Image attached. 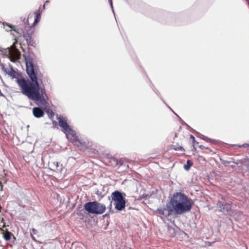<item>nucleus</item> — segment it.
<instances>
[{
    "mask_svg": "<svg viewBox=\"0 0 249 249\" xmlns=\"http://www.w3.org/2000/svg\"><path fill=\"white\" fill-rule=\"evenodd\" d=\"M0 66L5 73L12 79H16V82L24 95L38 105H45L47 104L48 98L45 89L40 87L38 80L39 75L35 71L32 59H26V72L31 81L26 79L21 74L17 72L11 65H9V68H5L4 64Z\"/></svg>",
    "mask_w": 249,
    "mask_h": 249,
    "instance_id": "obj_1",
    "label": "nucleus"
},
{
    "mask_svg": "<svg viewBox=\"0 0 249 249\" xmlns=\"http://www.w3.org/2000/svg\"><path fill=\"white\" fill-rule=\"evenodd\" d=\"M192 208V204L189 199L181 193H176L171 198L164 208H160L156 213L164 217L175 214H181L189 212Z\"/></svg>",
    "mask_w": 249,
    "mask_h": 249,
    "instance_id": "obj_2",
    "label": "nucleus"
},
{
    "mask_svg": "<svg viewBox=\"0 0 249 249\" xmlns=\"http://www.w3.org/2000/svg\"><path fill=\"white\" fill-rule=\"evenodd\" d=\"M24 23L25 24L24 30L21 28H16L15 26H14L10 23H4V25H6L10 27L13 31L17 33L19 36H21L22 35L24 38L27 42L28 46H31L33 47H35L36 46V41L34 40L33 37L34 34V30L31 26H29L26 25L25 18H24Z\"/></svg>",
    "mask_w": 249,
    "mask_h": 249,
    "instance_id": "obj_3",
    "label": "nucleus"
},
{
    "mask_svg": "<svg viewBox=\"0 0 249 249\" xmlns=\"http://www.w3.org/2000/svg\"><path fill=\"white\" fill-rule=\"evenodd\" d=\"M84 209L89 213L101 214L105 212L106 207L105 204L95 201L86 203Z\"/></svg>",
    "mask_w": 249,
    "mask_h": 249,
    "instance_id": "obj_4",
    "label": "nucleus"
},
{
    "mask_svg": "<svg viewBox=\"0 0 249 249\" xmlns=\"http://www.w3.org/2000/svg\"><path fill=\"white\" fill-rule=\"evenodd\" d=\"M112 200L114 201L115 208L121 211L125 208V200L123 194L119 191H115L111 195Z\"/></svg>",
    "mask_w": 249,
    "mask_h": 249,
    "instance_id": "obj_5",
    "label": "nucleus"
},
{
    "mask_svg": "<svg viewBox=\"0 0 249 249\" xmlns=\"http://www.w3.org/2000/svg\"><path fill=\"white\" fill-rule=\"evenodd\" d=\"M68 139L80 150H85L89 145V142L88 140L79 139L75 133L70 135Z\"/></svg>",
    "mask_w": 249,
    "mask_h": 249,
    "instance_id": "obj_6",
    "label": "nucleus"
},
{
    "mask_svg": "<svg viewBox=\"0 0 249 249\" xmlns=\"http://www.w3.org/2000/svg\"><path fill=\"white\" fill-rule=\"evenodd\" d=\"M59 125L62 128V131L66 134L68 139L70 135L73 134L74 132L70 128L68 124L66 121L60 119L59 120Z\"/></svg>",
    "mask_w": 249,
    "mask_h": 249,
    "instance_id": "obj_7",
    "label": "nucleus"
},
{
    "mask_svg": "<svg viewBox=\"0 0 249 249\" xmlns=\"http://www.w3.org/2000/svg\"><path fill=\"white\" fill-rule=\"evenodd\" d=\"M48 165L51 170L56 172H61L63 167L59 162L53 160L50 161Z\"/></svg>",
    "mask_w": 249,
    "mask_h": 249,
    "instance_id": "obj_8",
    "label": "nucleus"
},
{
    "mask_svg": "<svg viewBox=\"0 0 249 249\" xmlns=\"http://www.w3.org/2000/svg\"><path fill=\"white\" fill-rule=\"evenodd\" d=\"M20 52L17 49L12 50L9 52L8 57L10 59V61L13 62H16L20 58Z\"/></svg>",
    "mask_w": 249,
    "mask_h": 249,
    "instance_id": "obj_9",
    "label": "nucleus"
},
{
    "mask_svg": "<svg viewBox=\"0 0 249 249\" xmlns=\"http://www.w3.org/2000/svg\"><path fill=\"white\" fill-rule=\"evenodd\" d=\"M223 204L220 202H217L216 206L218 210L220 212H229L232 210V203L231 202H228L225 204V206L223 207Z\"/></svg>",
    "mask_w": 249,
    "mask_h": 249,
    "instance_id": "obj_10",
    "label": "nucleus"
},
{
    "mask_svg": "<svg viewBox=\"0 0 249 249\" xmlns=\"http://www.w3.org/2000/svg\"><path fill=\"white\" fill-rule=\"evenodd\" d=\"M105 162L109 166H116L119 164V161L115 158L106 157L104 159Z\"/></svg>",
    "mask_w": 249,
    "mask_h": 249,
    "instance_id": "obj_11",
    "label": "nucleus"
},
{
    "mask_svg": "<svg viewBox=\"0 0 249 249\" xmlns=\"http://www.w3.org/2000/svg\"><path fill=\"white\" fill-rule=\"evenodd\" d=\"M33 113L36 118H40L44 116V112L43 110L39 107H35L33 109Z\"/></svg>",
    "mask_w": 249,
    "mask_h": 249,
    "instance_id": "obj_12",
    "label": "nucleus"
},
{
    "mask_svg": "<svg viewBox=\"0 0 249 249\" xmlns=\"http://www.w3.org/2000/svg\"><path fill=\"white\" fill-rule=\"evenodd\" d=\"M35 15V21L34 22L33 25H35L36 23H37L40 20L41 15L39 10H36L34 13Z\"/></svg>",
    "mask_w": 249,
    "mask_h": 249,
    "instance_id": "obj_13",
    "label": "nucleus"
},
{
    "mask_svg": "<svg viewBox=\"0 0 249 249\" xmlns=\"http://www.w3.org/2000/svg\"><path fill=\"white\" fill-rule=\"evenodd\" d=\"M12 234L11 232L8 231L3 233V238L6 241H9L11 239Z\"/></svg>",
    "mask_w": 249,
    "mask_h": 249,
    "instance_id": "obj_14",
    "label": "nucleus"
},
{
    "mask_svg": "<svg viewBox=\"0 0 249 249\" xmlns=\"http://www.w3.org/2000/svg\"><path fill=\"white\" fill-rule=\"evenodd\" d=\"M193 165V162L191 160H187L186 164L184 165V168L186 170H189Z\"/></svg>",
    "mask_w": 249,
    "mask_h": 249,
    "instance_id": "obj_15",
    "label": "nucleus"
},
{
    "mask_svg": "<svg viewBox=\"0 0 249 249\" xmlns=\"http://www.w3.org/2000/svg\"><path fill=\"white\" fill-rule=\"evenodd\" d=\"M171 149H173L176 151L180 150V151H182L183 152H184L185 151L184 148L183 147H182L181 146H176V145H171Z\"/></svg>",
    "mask_w": 249,
    "mask_h": 249,
    "instance_id": "obj_16",
    "label": "nucleus"
},
{
    "mask_svg": "<svg viewBox=\"0 0 249 249\" xmlns=\"http://www.w3.org/2000/svg\"><path fill=\"white\" fill-rule=\"evenodd\" d=\"M37 231L36 229H35L34 228L32 229V232H31V236L34 240H35V238L34 236H33V235L36 234L37 233Z\"/></svg>",
    "mask_w": 249,
    "mask_h": 249,
    "instance_id": "obj_17",
    "label": "nucleus"
},
{
    "mask_svg": "<svg viewBox=\"0 0 249 249\" xmlns=\"http://www.w3.org/2000/svg\"><path fill=\"white\" fill-rule=\"evenodd\" d=\"M198 147L201 150H206L209 151H212L211 149H210L208 147H206L204 146L203 145H199Z\"/></svg>",
    "mask_w": 249,
    "mask_h": 249,
    "instance_id": "obj_18",
    "label": "nucleus"
},
{
    "mask_svg": "<svg viewBox=\"0 0 249 249\" xmlns=\"http://www.w3.org/2000/svg\"><path fill=\"white\" fill-rule=\"evenodd\" d=\"M217 202H220L223 205V207L225 206V204L227 203L228 202H226L225 198L223 197H221V200H219Z\"/></svg>",
    "mask_w": 249,
    "mask_h": 249,
    "instance_id": "obj_19",
    "label": "nucleus"
},
{
    "mask_svg": "<svg viewBox=\"0 0 249 249\" xmlns=\"http://www.w3.org/2000/svg\"><path fill=\"white\" fill-rule=\"evenodd\" d=\"M48 114L50 118H53L54 116V113L52 110H48Z\"/></svg>",
    "mask_w": 249,
    "mask_h": 249,
    "instance_id": "obj_20",
    "label": "nucleus"
},
{
    "mask_svg": "<svg viewBox=\"0 0 249 249\" xmlns=\"http://www.w3.org/2000/svg\"><path fill=\"white\" fill-rule=\"evenodd\" d=\"M190 139H191L192 140V141L193 142L195 141V137L193 135H190Z\"/></svg>",
    "mask_w": 249,
    "mask_h": 249,
    "instance_id": "obj_21",
    "label": "nucleus"
},
{
    "mask_svg": "<svg viewBox=\"0 0 249 249\" xmlns=\"http://www.w3.org/2000/svg\"><path fill=\"white\" fill-rule=\"evenodd\" d=\"M248 145H248V144H243V145H239L238 146L239 147H247Z\"/></svg>",
    "mask_w": 249,
    "mask_h": 249,
    "instance_id": "obj_22",
    "label": "nucleus"
},
{
    "mask_svg": "<svg viewBox=\"0 0 249 249\" xmlns=\"http://www.w3.org/2000/svg\"><path fill=\"white\" fill-rule=\"evenodd\" d=\"M2 187H3V185H2V183L0 181V190H2Z\"/></svg>",
    "mask_w": 249,
    "mask_h": 249,
    "instance_id": "obj_23",
    "label": "nucleus"
},
{
    "mask_svg": "<svg viewBox=\"0 0 249 249\" xmlns=\"http://www.w3.org/2000/svg\"><path fill=\"white\" fill-rule=\"evenodd\" d=\"M211 152V151H207V150H204V151H203V153H207V154H208V153H210Z\"/></svg>",
    "mask_w": 249,
    "mask_h": 249,
    "instance_id": "obj_24",
    "label": "nucleus"
},
{
    "mask_svg": "<svg viewBox=\"0 0 249 249\" xmlns=\"http://www.w3.org/2000/svg\"><path fill=\"white\" fill-rule=\"evenodd\" d=\"M109 2H110V5L112 6V0H109Z\"/></svg>",
    "mask_w": 249,
    "mask_h": 249,
    "instance_id": "obj_25",
    "label": "nucleus"
},
{
    "mask_svg": "<svg viewBox=\"0 0 249 249\" xmlns=\"http://www.w3.org/2000/svg\"><path fill=\"white\" fill-rule=\"evenodd\" d=\"M43 8H45V5H43Z\"/></svg>",
    "mask_w": 249,
    "mask_h": 249,
    "instance_id": "obj_26",
    "label": "nucleus"
}]
</instances>
